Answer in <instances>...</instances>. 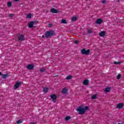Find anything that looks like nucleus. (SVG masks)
I'll return each mask as SVG.
<instances>
[{"label":"nucleus","instance_id":"obj_1","mask_svg":"<svg viewBox=\"0 0 124 124\" xmlns=\"http://www.w3.org/2000/svg\"><path fill=\"white\" fill-rule=\"evenodd\" d=\"M89 109V107L86 106L84 108H82V107H79L77 109V111L79 112V114L82 115L85 114V112L87 110Z\"/></svg>","mask_w":124,"mask_h":124},{"label":"nucleus","instance_id":"obj_2","mask_svg":"<svg viewBox=\"0 0 124 124\" xmlns=\"http://www.w3.org/2000/svg\"><path fill=\"white\" fill-rule=\"evenodd\" d=\"M55 34L54 31H48L46 32V37H49V36H52Z\"/></svg>","mask_w":124,"mask_h":124},{"label":"nucleus","instance_id":"obj_3","mask_svg":"<svg viewBox=\"0 0 124 124\" xmlns=\"http://www.w3.org/2000/svg\"><path fill=\"white\" fill-rule=\"evenodd\" d=\"M21 85H22V83H21V82H19V81L17 82L15 85L14 89L17 90L18 88H20V87H21Z\"/></svg>","mask_w":124,"mask_h":124},{"label":"nucleus","instance_id":"obj_4","mask_svg":"<svg viewBox=\"0 0 124 124\" xmlns=\"http://www.w3.org/2000/svg\"><path fill=\"white\" fill-rule=\"evenodd\" d=\"M81 53L83 55H89L90 53V49L86 50L85 49H83L81 50Z\"/></svg>","mask_w":124,"mask_h":124},{"label":"nucleus","instance_id":"obj_5","mask_svg":"<svg viewBox=\"0 0 124 124\" xmlns=\"http://www.w3.org/2000/svg\"><path fill=\"white\" fill-rule=\"evenodd\" d=\"M68 91V89L67 87H65L62 89V93H63V94H67Z\"/></svg>","mask_w":124,"mask_h":124},{"label":"nucleus","instance_id":"obj_6","mask_svg":"<svg viewBox=\"0 0 124 124\" xmlns=\"http://www.w3.org/2000/svg\"><path fill=\"white\" fill-rule=\"evenodd\" d=\"M24 40H25V36H24V35L23 34L20 35L18 36V41H24Z\"/></svg>","mask_w":124,"mask_h":124},{"label":"nucleus","instance_id":"obj_7","mask_svg":"<svg viewBox=\"0 0 124 124\" xmlns=\"http://www.w3.org/2000/svg\"><path fill=\"white\" fill-rule=\"evenodd\" d=\"M34 66L32 64H29L27 66V68L28 69H30V70H31V69H33V68Z\"/></svg>","mask_w":124,"mask_h":124},{"label":"nucleus","instance_id":"obj_8","mask_svg":"<svg viewBox=\"0 0 124 124\" xmlns=\"http://www.w3.org/2000/svg\"><path fill=\"white\" fill-rule=\"evenodd\" d=\"M50 97L51 98H52V99H53V101L55 103L56 102V100H56V99L57 98V96H56V95L52 94L51 95Z\"/></svg>","mask_w":124,"mask_h":124},{"label":"nucleus","instance_id":"obj_9","mask_svg":"<svg viewBox=\"0 0 124 124\" xmlns=\"http://www.w3.org/2000/svg\"><path fill=\"white\" fill-rule=\"evenodd\" d=\"M124 104L123 103H120L117 106V108L118 109H122V108H123L124 107Z\"/></svg>","mask_w":124,"mask_h":124},{"label":"nucleus","instance_id":"obj_10","mask_svg":"<svg viewBox=\"0 0 124 124\" xmlns=\"http://www.w3.org/2000/svg\"><path fill=\"white\" fill-rule=\"evenodd\" d=\"M50 11L52 13H59V11L57 9H56L54 8L51 9Z\"/></svg>","mask_w":124,"mask_h":124},{"label":"nucleus","instance_id":"obj_11","mask_svg":"<svg viewBox=\"0 0 124 124\" xmlns=\"http://www.w3.org/2000/svg\"><path fill=\"white\" fill-rule=\"evenodd\" d=\"M34 23H35V21H32V22H30L29 23V27L32 28V27H33V25H34Z\"/></svg>","mask_w":124,"mask_h":124},{"label":"nucleus","instance_id":"obj_12","mask_svg":"<svg viewBox=\"0 0 124 124\" xmlns=\"http://www.w3.org/2000/svg\"><path fill=\"white\" fill-rule=\"evenodd\" d=\"M103 21L102 19L99 18L98 19H97L96 23V24H98V25H100V24H101V23H102Z\"/></svg>","mask_w":124,"mask_h":124},{"label":"nucleus","instance_id":"obj_13","mask_svg":"<svg viewBox=\"0 0 124 124\" xmlns=\"http://www.w3.org/2000/svg\"><path fill=\"white\" fill-rule=\"evenodd\" d=\"M99 35H100L101 37H103V36H104V35H105V31H101V32L99 33Z\"/></svg>","mask_w":124,"mask_h":124},{"label":"nucleus","instance_id":"obj_14","mask_svg":"<svg viewBox=\"0 0 124 124\" xmlns=\"http://www.w3.org/2000/svg\"><path fill=\"white\" fill-rule=\"evenodd\" d=\"M88 84H89V80H84L83 85H84L85 86H88Z\"/></svg>","mask_w":124,"mask_h":124},{"label":"nucleus","instance_id":"obj_15","mask_svg":"<svg viewBox=\"0 0 124 124\" xmlns=\"http://www.w3.org/2000/svg\"><path fill=\"white\" fill-rule=\"evenodd\" d=\"M110 91H111V87H107L105 89V92L106 93H108V92H110Z\"/></svg>","mask_w":124,"mask_h":124},{"label":"nucleus","instance_id":"obj_16","mask_svg":"<svg viewBox=\"0 0 124 124\" xmlns=\"http://www.w3.org/2000/svg\"><path fill=\"white\" fill-rule=\"evenodd\" d=\"M26 18L28 19H31V14H28Z\"/></svg>","mask_w":124,"mask_h":124},{"label":"nucleus","instance_id":"obj_17","mask_svg":"<svg viewBox=\"0 0 124 124\" xmlns=\"http://www.w3.org/2000/svg\"><path fill=\"white\" fill-rule=\"evenodd\" d=\"M48 88L46 87L43 89L44 93H48Z\"/></svg>","mask_w":124,"mask_h":124},{"label":"nucleus","instance_id":"obj_18","mask_svg":"<svg viewBox=\"0 0 124 124\" xmlns=\"http://www.w3.org/2000/svg\"><path fill=\"white\" fill-rule=\"evenodd\" d=\"M70 119H71V117H70V116H67L65 118V120L67 122V121H69V120H70Z\"/></svg>","mask_w":124,"mask_h":124},{"label":"nucleus","instance_id":"obj_19","mask_svg":"<svg viewBox=\"0 0 124 124\" xmlns=\"http://www.w3.org/2000/svg\"><path fill=\"white\" fill-rule=\"evenodd\" d=\"M72 22H75V21H76L77 20V17H73L71 19Z\"/></svg>","mask_w":124,"mask_h":124},{"label":"nucleus","instance_id":"obj_20","mask_svg":"<svg viewBox=\"0 0 124 124\" xmlns=\"http://www.w3.org/2000/svg\"><path fill=\"white\" fill-rule=\"evenodd\" d=\"M61 23H62V24H66L67 22H66V20L65 19H62Z\"/></svg>","mask_w":124,"mask_h":124},{"label":"nucleus","instance_id":"obj_21","mask_svg":"<svg viewBox=\"0 0 124 124\" xmlns=\"http://www.w3.org/2000/svg\"><path fill=\"white\" fill-rule=\"evenodd\" d=\"M11 5H12V3H11V2H8L7 3L8 7H10Z\"/></svg>","mask_w":124,"mask_h":124},{"label":"nucleus","instance_id":"obj_22","mask_svg":"<svg viewBox=\"0 0 124 124\" xmlns=\"http://www.w3.org/2000/svg\"><path fill=\"white\" fill-rule=\"evenodd\" d=\"M71 78H72L71 76H69L66 77V80H70V79H71Z\"/></svg>","mask_w":124,"mask_h":124},{"label":"nucleus","instance_id":"obj_23","mask_svg":"<svg viewBox=\"0 0 124 124\" xmlns=\"http://www.w3.org/2000/svg\"><path fill=\"white\" fill-rule=\"evenodd\" d=\"M88 33H92L93 32V30L92 29H89L88 30Z\"/></svg>","mask_w":124,"mask_h":124},{"label":"nucleus","instance_id":"obj_24","mask_svg":"<svg viewBox=\"0 0 124 124\" xmlns=\"http://www.w3.org/2000/svg\"><path fill=\"white\" fill-rule=\"evenodd\" d=\"M41 72H44L45 71V69L44 68H42L40 69Z\"/></svg>","mask_w":124,"mask_h":124},{"label":"nucleus","instance_id":"obj_25","mask_svg":"<svg viewBox=\"0 0 124 124\" xmlns=\"http://www.w3.org/2000/svg\"><path fill=\"white\" fill-rule=\"evenodd\" d=\"M2 77L4 79H5V78H6L7 77V75H2Z\"/></svg>","mask_w":124,"mask_h":124},{"label":"nucleus","instance_id":"obj_26","mask_svg":"<svg viewBox=\"0 0 124 124\" xmlns=\"http://www.w3.org/2000/svg\"><path fill=\"white\" fill-rule=\"evenodd\" d=\"M92 99H95V98H96V95H93V96H92Z\"/></svg>","mask_w":124,"mask_h":124},{"label":"nucleus","instance_id":"obj_27","mask_svg":"<svg viewBox=\"0 0 124 124\" xmlns=\"http://www.w3.org/2000/svg\"><path fill=\"white\" fill-rule=\"evenodd\" d=\"M114 64H120V63H121V62H114Z\"/></svg>","mask_w":124,"mask_h":124},{"label":"nucleus","instance_id":"obj_28","mask_svg":"<svg viewBox=\"0 0 124 124\" xmlns=\"http://www.w3.org/2000/svg\"><path fill=\"white\" fill-rule=\"evenodd\" d=\"M16 123H17V124H22V121H21V120H18V121H17L16 122Z\"/></svg>","mask_w":124,"mask_h":124},{"label":"nucleus","instance_id":"obj_29","mask_svg":"<svg viewBox=\"0 0 124 124\" xmlns=\"http://www.w3.org/2000/svg\"><path fill=\"white\" fill-rule=\"evenodd\" d=\"M78 43H79V41H75L74 42V43L75 44H78Z\"/></svg>","mask_w":124,"mask_h":124},{"label":"nucleus","instance_id":"obj_30","mask_svg":"<svg viewBox=\"0 0 124 124\" xmlns=\"http://www.w3.org/2000/svg\"><path fill=\"white\" fill-rule=\"evenodd\" d=\"M120 78H121V74H119L117 76V79H120Z\"/></svg>","mask_w":124,"mask_h":124},{"label":"nucleus","instance_id":"obj_31","mask_svg":"<svg viewBox=\"0 0 124 124\" xmlns=\"http://www.w3.org/2000/svg\"><path fill=\"white\" fill-rule=\"evenodd\" d=\"M13 16H14V15H13V14H10L9 15V16L11 17V18H12V17H13Z\"/></svg>","mask_w":124,"mask_h":124},{"label":"nucleus","instance_id":"obj_32","mask_svg":"<svg viewBox=\"0 0 124 124\" xmlns=\"http://www.w3.org/2000/svg\"><path fill=\"white\" fill-rule=\"evenodd\" d=\"M102 3H106V0H103Z\"/></svg>","mask_w":124,"mask_h":124},{"label":"nucleus","instance_id":"obj_33","mask_svg":"<svg viewBox=\"0 0 124 124\" xmlns=\"http://www.w3.org/2000/svg\"><path fill=\"white\" fill-rule=\"evenodd\" d=\"M48 27L50 28L51 27H52V24H48Z\"/></svg>","mask_w":124,"mask_h":124},{"label":"nucleus","instance_id":"obj_34","mask_svg":"<svg viewBox=\"0 0 124 124\" xmlns=\"http://www.w3.org/2000/svg\"><path fill=\"white\" fill-rule=\"evenodd\" d=\"M93 124H97V123H95V122H93Z\"/></svg>","mask_w":124,"mask_h":124},{"label":"nucleus","instance_id":"obj_35","mask_svg":"<svg viewBox=\"0 0 124 124\" xmlns=\"http://www.w3.org/2000/svg\"><path fill=\"white\" fill-rule=\"evenodd\" d=\"M44 37H45V36L44 35H42V38H44Z\"/></svg>","mask_w":124,"mask_h":124},{"label":"nucleus","instance_id":"obj_36","mask_svg":"<svg viewBox=\"0 0 124 124\" xmlns=\"http://www.w3.org/2000/svg\"><path fill=\"white\" fill-rule=\"evenodd\" d=\"M15 1H19V0H15Z\"/></svg>","mask_w":124,"mask_h":124},{"label":"nucleus","instance_id":"obj_37","mask_svg":"<svg viewBox=\"0 0 124 124\" xmlns=\"http://www.w3.org/2000/svg\"><path fill=\"white\" fill-rule=\"evenodd\" d=\"M30 124H34V123H31Z\"/></svg>","mask_w":124,"mask_h":124},{"label":"nucleus","instance_id":"obj_38","mask_svg":"<svg viewBox=\"0 0 124 124\" xmlns=\"http://www.w3.org/2000/svg\"><path fill=\"white\" fill-rule=\"evenodd\" d=\"M0 75H1V72H0Z\"/></svg>","mask_w":124,"mask_h":124},{"label":"nucleus","instance_id":"obj_39","mask_svg":"<svg viewBox=\"0 0 124 124\" xmlns=\"http://www.w3.org/2000/svg\"><path fill=\"white\" fill-rule=\"evenodd\" d=\"M119 1H120V0H118L117 2H119Z\"/></svg>","mask_w":124,"mask_h":124}]
</instances>
